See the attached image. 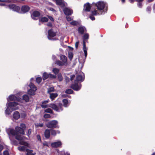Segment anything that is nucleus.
Wrapping results in <instances>:
<instances>
[{
	"label": "nucleus",
	"mask_w": 155,
	"mask_h": 155,
	"mask_svg": "<svg viewBox=\"0 0 155 155\" xmlns=\"http://www.w3.org/2000/svg\"><path fill=\"white\" fill-rule=\"evenodd\" d=\"M51 135L55 136L57 134H59L60 132L59 130H55L53 129H51Z\"/></svg>",
	"instance_id": "412c9836"
},
{
	"label": "nucleus",
	"mask_w": 155,
	"mask_h": 155,
	"mask_svg": "<svg viewBox=\"0 0 155 155\" xmlns=\"http://www.w3.org/2000/svg\"><path fill=\"white\" fill-rule=\"evenodd\" d=\"M58 78L59 81H61L63 80V78L61 74H58Z\"/></svg>",
	"instance_id": "e433bc0d"
},
{
	"label": "nucleus",
	"mask_w": 155,
	"mask_h": 155,
	"mask_svg": "<svg viewBox=\"0 0 155 155\" xmlns=\"http://www.w3.org/2000/svg\"><path fill=\"white\" fill-rule=\"evenodd\" d=\"M74 77V75H72V76L71 77V81L72 80Z\"/></svg>",
	"instance_id": "338daca9"
},
{
	"label": "nucleus",
	"mask_w": 155,
	"mask_h": 155,
	"mask_svg": "<svg viewBox=\"0 0 155 155\" xmlns=\"http://www.w3.org/2000/svg\"><path fill=\"white\" fill-rule=\"evenodd\" d=\"M44 117L45 118H50L51 117V116L48 114H45L44 115Z\"/></svg>",
	"instance_id": "de8ad7c7"
},
{
	"label": "nucleus",
	"mask_w": 155,
	"mask_h": 155,
	"mask_svg": "<svg viewBox=\"0 0 155 155\" xmlns=\"http://www.w3.org/2000/svg\"><path fill=\"white\" fill-rule=\"evenodd\" d=\"M18 150L20 151H23L25 150V147L24 146H20L18 147Z\"/></svg>",
	"instance_id": "f704fd0d"
},
{
	"label": "nucleus",
	"mask_w": 155,
	"mask_h": 155,
	"mask_svg": "<svg viewBox=\"0 0 155 155\" xmlns=\"http://www.w3.org/2000/svg\"><path fill=\"white\" fill-rule=\"evenodd\" d=\"M54 1L57 5H60L62 7H64L65 5V4L63 1V0H54Z\"/></svg>",
	"instance_id": "f8f14e48"
},
{
	"label": "nucleus",
	"mask_w": 155,
	"mask_h": 155,
	"mask_svg": "<svg viewBox=\"0 0 155 155\" xmlns=\"http://www.w3.org/2000/svg\"><path fill=\"white\" fill-rule=\"evenodd\" d=\"M43 144L44 146H48V143L47 142H45V143H43Z\"/></svg>",
	"instance_id": "052dcab7"
},
{
	"label": "nucleus",
	"mask_w": 155,
	"mask_h": 155,
	"mask_svg": "<svg viewBox=\"0 0 155 155\" xmlns=\"http://www.w3.org/2000/svg\"><path fill=\"white\" fill-rule=\"evenodd\" d=\"M57 77L55 75H54L51 73L48 74V78H51L54 79L56 78Z\"/></svg>",
	"instance_id": "c9c22d12"
},
{
	"label": "nucleus",
	"mask_w": 155,
	"mask_h": 155,
	"mask_svg": "<svg viewBox=\"0 0 155 155\" xmlns=\"http://www.w3.org/2000/svg\"><path fill=\"white\" fill-rule=\"evenodd\" d=\"M48 35L51 37H52L56 35V33L53 32L52 30H50L48 32Z\"/></svg>",
	"instance_id": "b1692460"
},
{
	"label": "nucleus",
	"mask_w": 155,
	"mask_h": 155,
	"mask_svg": "<svg viewBox=\"0 0 155 155\" xmlns=\"http://www.w3.org/2000/svg\"><path fill=\"white\" fill-rule=\"evenodd\" d=\"M42 78L43 80H45L48 78V74L46 72H44L42 75Z\"/></svg>",
	"instance_id": "bb28decb"
},
{
	"label": "nucleus",
	"mask_w": 155,
	"mask_h": 155,
	"mask_svg": "<svg viewBox=\"0 0 155 155\" xmlns=\"http://www.w3.org/2000/svg\"><path fill=\"white\" fill-rule=\"evenodd\" d=\"M79 44L78 42H77L75 43V47L76 48H77L78 47V45Z\"/></svg>",
	"instance_id": "e2e57ef3"
},
{
	"label": "nucleus",
	"mask_w": 155,
	"mask_h": 155,
	"mask_svg": "<svg viewBox=\"0 0 155 155\" xmlns=\"http://www.w3.org/2000/svg\"><path fill=\"white\" fill-rule=\"evenodd\" d=\"M59 108V111L58 112H60V111H62L63 110L62 108V105L61 104H58V107Z\"/></svg>",
	"instance_id": "4c0bfd02"
},
{
	"label": "nucleus",
	"mask_w": 155,
	"mask_h": 155,
	"mask_svg": "<svg viewBox=\"0 0 155 155\" xmlns=\"http://www.w3.org/2000/svg\"><path fill=\"white\" fill-rule=\"evenodd\" d=\"M31 129H29L28 130V135L29 136V135H30L31 134Z\"/></svg>",
	"instance_id": "864d4df0"
},
{
	"label": "nucleus",
	"mask_w": 155,
	"mask_h": 155,
	"mask_svg": "<svg viewBox=\"0 0 155 155\" xmlns=\"http://www.w3.org/2000/svg\"><path fill=\"white\" fill-rule=\"evenodd\" d=\"M78 31L79 33L82 34L86 31V29L84 27L81 26L78 28Z\"/></svg>",
	"instance_id": "a211bd4d"
},
{
	"label": "nucleus",
	"mask_w": 155,
	"mask_h": 155,
	"mask_svg": "<svg viewBox=\"0 0 155 155\" xmlns=\"http://www.w3.org/2000/svg\"><path fill=\"white\" fill-rule=\"evenodd\" d=\"M8 104L9 107L12 110H15L18 109V105L19 104L17 102H10L8 103Z\"/></svg>",
	"instance_id": "39448f33"
},
{
	"label": "nucleus",
	"mask_w": 155,
	"mask_h": 155,
	"mask_svg": "<svg viewBox=\"0 0 155 155\" xmlns=\"http://www.w3.org/2000/svg\"><path fill=\"white\" fill-rule=\"evenodd\" d=\"M56 63L59 66H67V65H66V64H64L63 62H62L60 61H57L56 62Z\"/></svg>",
	"instance_id": "a878e982"
},
{
	"label": "nucleus",
	"mask_w": 155,
	"mask_h": 155,
	"mask_svg": "<svg viewBox=\"0 0 155 155\" xmlns=\"http://www.w3.org/2000/svg\"><path fill=\"white\" fill-rule=\"evenodd\" d=\"M58 155H70V153L68 152H65L63 150L61 152H58Z\"/></svg>",
	"instance_id": "cd10ccee"
},
{
	"label": "nucleus",
	"mask_w": 155,
	"mask_h": 155,
	"mask_svg": "<svg viewBox=\"0 0 155 155\" xmlns=\"http://www.w3.org/2000/svg\"><path fill=\"white\" fill-rule=\"evenodd\" d=\"M72 92L73 91L71 89H68L66 91L65 93L68 94H71L72 93Z\"/></svg>",
	"instance_id": "a18cd8bd"
},
{
	"label": "nucleus",
	"mask_w": 155,
	"mask_h": 155,
	"mask_svg": "<svg viewBox=\"0 0 155 155\" xmlns=\"http://www.w3.org/2000/svg\"><path fill=\"white\" fill-rule=\"evenodd\" d=\"M27 151V155H35V153H33V150H26Z\"/></svg>",
	"instance_id": "c756f323"
},
{
	"label": "nucleus",
	"mask_w": 155,
	"mask_h": 155,
	"mask_svg": "<svg viewBox=\"0 0 155 155\" xmlns=\"http://www.w3.org/2000/svg\"><path fill=\"white\" fill-rule=\"evenodd\" d=\"M45 136L47 138H48L50 137L51 133V130L46 129L45 132Z\"/></svg>",
	"instance_id": "6ab92c4d"
},
{
	"label": "nucleus",
	"mask_w": 155,
	"mask_h": 155,
	"mask_svg": "<svg viewBox=\"0 0 155 155\" xmlns=\"http://www.w3.org/2000/svg\"><path fill=\"white\" fill-rule=\"evenodd\" d=\"M81 87V85L80 83H78L77 81H75L74 83L71 86V87L74 90L78 91L79 90Z\"/></svg>",
	"instance_id": "6e6552de"
},
{
	"label": "nucleus",
	"mask_w": 155,
	"mask_h": 155,
	"mask_svg": "<svg viewBox=\"0 0 155 155\" xmlns=\"http://www.w3.org/2000/svg\"><path fill=\"white\" fill-rule=\"evenodd\" d=\"M20 115V117L21 118H24L26 116V114L25 112L21 113Z\"/></svg>",
	"instance_id": "c03bdc74"
},
{
	"label": "nucleus",
	"mask_w": 155,
	"mask_h": 155,
	"mask_svg": "<svg viewBox=\"0 0 155 155\" xmlns=\"http://www.w3.org/2000/svg\"><path fill=\"white\" fill-rule=\"evenodd\" d=\"M20 117V115L19 112L18 111H15L13 114L12 120L13 121L14 120H18Z\"/></svg>",
	"instance_id": "9d476101"
},
{
	"label": "nucleus",
	"mask_w": 155,
	"mask_h": 155,
	"mask_svg": "<svg viewBox=\"0 0 155 155\" xmlns=\"http://www.w3.org/2000/svg\"><path fill=\"white\" fill-rule=\"evenodd\" d=\"M58 124L57 120H51L46 124V127L49 128H54L57 127Z\"/></svg>",
	"instance_id": "20e7f679"
},
{
	"label": "nucleus",
	"mask_w": 155,
	"mask_h": 155,
	"mask_svg": "<svg viewBox=\"0 0 155 155\" xmlns=\"http://www.w3.org/2000/svg\"><path fill=\"white\" fill-rule=\"evenodd\" d=\"M49 10L53 12H55V10L52 8H48Z\"/></svg>",
	"instance_id": "4d7b16f0"
},
{
	"label": "nucleus",
	"mask_w": 155,
	"mask_h": 155,
	"mask_svg": "<svg viewBox=\"0 0 155 155\" xmlns=\"http://www.w3.org/2000/svg\"><path fill=\"white\" fill-rule=\"evenodd\" d=\"M29 87L30 89L28 91V94L33 95L35 94V92L37 90V88L35 85L32 83H30L29 84Z\"/></svg>",
	"instance_id": "7ed1b4c3"
},
{
	"label": "nucleus",
	"mask_w": 155,
	"mask_h": 155,
	"mask_svg": "<svg viewBox=\"0 0 155 155\" xmlns=\"http://www.w3.org/2000/svg\"><path fill=\"white\" fill-rule=\"evenodd\" d=\"M83 50L84 53L85 57L86 58L87 55V48H86V45L85 44L84 41H83Z\"/></svg>",
	"instance_id": "4be33fe9"
},
{
	"label": "nucleus",
	"mask_w": 155,
	"mask_h": 155,
	"mask_svg": "<svg viewBox=\"0 0 155 155\" xmlns=\"http://www.w3.org/2000/svg\"><path fill=\"white\" fill-rule=\"evenodd\" d=\"M64 12L66 15H71L73 13L71 9L67 8H65L64 9Z\"/></svg>",
	"instance_id": "4468645a"
},
{
	"label": "nucleus",
	"mask_w": 155,
	"mask_h": 155,
	"mask_svg": "<svg viewBox=\"0 0 155 155\" xmlns=\"http://www.w3.org/2000/svg\"><path fill=\"white\" fill-rule=\"evenodd\" d=\"M73 57V54L72 52L68 53V58L70 60H71Z\"/></svg>",
	"instance_id": "79ce46f5"
},
{
	"label": "nucleus",
	"mask_w": 155,
	"mask_h": 155,
	"mask_svg": "<svg viewBox=\"0 0 155 155\" xmlns=\"http://www.w3.org/2000/svg\"><path fill=\"white\" fill-rule=\"evenodd\" d=\"M84 10L86 11L89 12L91 9V6L89 3L85 4L84 5Z\"/></svg>",
	"instance_id": "aec40b11"
},
{
	"label": "nucleus",
	"mask_w": 155,
	"mask_h": 155,
	"mask_svg": "<svg viewBox=\"0 0 155 155\" xmlns=\"http://www.w3.org/2000/svg\"><path fill=\"white\" fill-rule=\"evenodd\" d=\"M90 18L92 20H94L95 19V18L92 16H90Z\"/></svg>",
	"instance_id": "6e6d98bb"
},
{
	"label": "nucleus",
	"mask_w": 155,
	"mask_h": 155,
	"mask_svg": "<svg viewBox=\"0 0 155 155\" xmlns=\"http://www.w3.org/2000/svg\"><path fill=\"white\" fill-rule=\"evenodd\" d=\"M60 59L61 60L62 62L64 64H66V65H68V63L67 62V57L64 55H61L60 56Z\"/></svg>",
	"instance_id": "f3484780"
},
{
	"label": "nucleus",
	"mask_w": 155,
	"mask_h": 155,
	"mask_svg": "<svg viewBox=\"0 0 155 155\" xmlns=\"http://www.w3.org/2000/svg\"><path fill=\"white\" fill-rule=\"evenodd\" d=\"M48 26L51 27L52 26V24L50 22H49L47 24Z\"/></svg>",
	"instance_id": "0e129e2a"
},
{
	"label": "nucleus",
	"mask_w": 155,
	"mask_h": 155,
	"mask_svg": "<svg viewBox=\"0 0 155 155\" xmlns=\"http://www.w3.org/2000/svg\"><path fill=\"white\" fill-rule=\"evenodd\" d=\"M8 101H17L20 103L22 102V99L21 98L17 97L14 95H10L7 99Z\"/></svg>",
	"instance_id": "423d86ee"
},
{
	"label": "nucleus",
	"mask_w": 155,
	"mask_h": 155,
	"mask_svg": "<svg viewBox=\"0 0 155 155\" xmlns=\"http://www.w3.org/2000/svg\"><path fill=\"white\" fill-rule=\"evenodd\" d=\"M151 9L150 8V7H148L147 8V10L148 11H150Z\"/></svg>",
	"instance_id": "774afa93"
},
{
	"label": "nucleus",
	"mask_w": 155,
	"mask_h": 155,
	"mask_svg": "<svg viewBox=\"0 0 155 155\" xmlns=\"http://www.w3.org/2000/svg\"><path fill=\"white\" fill-rule=\"evenodd\" d=\"M50 98L52 100H53L55 98L58 96V94L57 93H50Z\"/></svg>",
	"instance_id": "c85d7f7f"
},
{
	"label": "nucleus",
	"mask_w": 155,
	"mask_h": 155,
	"mask_svg": "<svg viewBox=\"0 0 155 155\" xmlns=\"http://www.w3.org/2000/svg\"><path fill=\"white\" fill-rule=\"evenodd\" d=\"M71 24L73 25H76L78 24V22L76 21H72L71 22Z\"/></svg>",
	"instance_id": "49530a36"
},
{
	"label": "nucleus",
	"mask_w": 155,
	"mask_h": 155,
	"mask_svg": "<svg viewBox=\"0 0 155 155\" xmlns=\"http://www.w3.org/2000/svg\"><path fill=\"white\" fill-rule=\"evenodd\" d=\"M45 112L46 113L52 114L53 113V111L50 108H47L45 110Z\"/></svg>",
	"instance_id": "72a5a7b5"
},
{
	"label": "nucleus",
	"mask_w": 155,
	"mask_h": 155,
	"mask_svg": "<svg viewBox=\"0 0 155 155\" xmlns=\"http://www.w3.org/2000/svg\"><path fill=\"white\" fill-rule=\"evenodd\" d=\"M0 2H7V3H9L11 2V1L10 0H0Z\"/></svg>",
	"instance_id": "3c124183"
},
{
	"label": "nucleus",
	"mask_w": 155,
	"mask_h": 155,
	"mask_svg": "<svg viewBox=\"0 0 155 155\" xmlns=\"http://www.w3.org/2000/svg\"><path fill=\"white\" fill-rule=\"evenodd\" d=\"M59 71V69L57 68H54L52 70L53 72L56 75L58 73Z\"/></svg>",
	"instance_id": "473e14b6"
},
{
	"label": "nucleus",
	"mask_w": 155,
	"mask_h": 155,
	"mask_svg": "<svg viewBox=\"0 0 155 155\" xmlns=\"http://www.w3.org/2000/svg\"><path fill=\"white\" fill-rule=\"evenodd\" d=\"M48 20V18L45 17H44L41 18L40 20V21L42 22H47Z\"/></svg>",
	"instance_id": "2f4dec72"
},
{
	"label": "nucleus",
	"mask_w": 155,
	"mask_h": 155,
	"mask_svg": "<svg viewBox=\"0 0 155 155\" xmlns=\"http://www.w3.org/2000/svg\"><path fill=\"white\" fill-rule=\"evenodd\" d=\"M3 148V146L1 145H0V152L2 150Z\"/></svg>",
	"instance_id": "69168bd1"
},
{
	"label": "nucleus",
	"mask_w": 155,
	"mask_h": 155,
	"mask_svg": "<svg viewBox=\"0 0 155 155\" xmlns=\"http://www.w3.org/2000/svg\"><path fill=\"white\" fill-rule=\"evenodd\" d=\"M6 106H7V108L6 109L5 111V113L6 114L9 115L11 113V111L10 110L9 108H10L8 104V103L6 104Z\"/></svg>",
	"instance_id": "7c9ffc66"
},
{
	"label": "nucleus",
	"mask_w": 155,
	"mask_h": 155,
	"mask_svg": "<svg viewBox=\"0 0 155 155\" xmlns=\"http://www.w3.org/2000/svg\"><path fill=\"white\" fill-rule=\"evenodd\" d=\"M52 58V59L54 60L56 59V57L54 55H53Z\"/></svg>",
	"instance_id": "680f3d73"
},
{
	"label": "nucleus",
	"mask_w": 155,
	"mask_h": 155,
	"mask_svg": "<svg viewBox=\"0 0 155 155\" xmlns=\"http://www.w3.org/2000/svg\"><path fill=\"white\" fill-rule=\"evenodd\" d=\"M35 126L36 127H42L43 126V124L36 123L35 124Z\"/></svg>",
	"instance_id": "37998d69"
},
{
	"label": "nucleus",
	"mask_w": 155,
	"mask_h": 155,
	"mask_svg": "<svg viewBox=\"0 0 155 155\" xmlns=\"http://www.w3.org/2000/svg\"><path fill=\"white\" fill-rule=\"evenodd\" d=\"M41 106L42 108H46L49 107V105L46 104H45L42 103L41 105Z\"/></svg>",
	"instance_id": "a19ab883"
},
{
	"label": "nucleus",
	"mask_w": 155,
	"mask_h": 155,
	"mask_svg": "<svg viewBox=\"0 0 155 155\" xmlns=\"http://www.w3.org/2000/svg\"><path fill=\"white\" fill-rule=\"evenodd\" d=\"M49 107L52 108L56 111L58 112L59 111V108L58 107L54 104L52 103L49 104Z\"/></svg>",
	"instance_id": "dca6fc26"
},
{
	"label": "nucleus",
	"mask_w": 155,
	"mask_h": 155,
	"mask_svg": "<svg viewBox=\"0 0 155 155\" xmlns=\"http://www.w3.org/2000/svg\"><path fill=\"white\" fill-rule=\"evenodd\" d=\"M40 15V13L37 11H34L31 15V18L34 20L36 19V17H38Z\"/></svg>",
	"instance_id": "9b49d317"
},
{
	"label": "nucleus",
	"mask_w": 155,
	"mask_h": 155,
	"mask_svg": "<svg viewBox=\"0 0 155 155\" xmlns=\"http://www.w3.org/2000/svg\"><path fill=\"white\" fill-rule=\"evenodd\" d=\"M95 5L97 7V10H92V14L93 15L102 14L103 12V10L105 6V4L103 2H99L95 4Z\"/></svg>",
	"instance_id": "f03ea898"
},
{
	"label": "nucleus",
	"mask_w": 155,
	"mask_h": 155,
	"mask_svg": "<svg viewBox=\"0 0 155 155\" xmlns=\"http://www.w3.org/2000/svg\"><path fill=\"white\" fill-rule=\"evenodd\" d=\"M30 7L27 5H24L21 8V11L22 12L25 13L28 12L30 10Z\"/></svg>",
	"instance_id": "2eb2a0df"
},
{
	"label": "nucleus",
	"mask_w": 155,
	"mask_h": 155,
	"mask_svg": "<svg viewBox=\"0 0 155 155\" xmlns=\"http://www.w3.org/2000/svg\"><path fill=\"white\" fill-rule=\"evenodd\" d=\"M42 80V78L41 77H38L36 78V81L38 84L40 83Z\"/></svg>",
	"instance_id": "ea45409f"
},
{
	"label": "nucleus",
	"mask_w": 155,
	"mask_h": 155,
	"mask_svg": "<svg viewBox=\"0 0 155 155\" xmlns=\"http://www.w3.org/2000/svg\"><path fill=\"white\" fill-rule=\"evenodd\" d=\"M48 101L49 100H46L43 101L42 103L46 104L48 103Z\"/></svg>",
	"instance_id": "bf43d9fd"
},
{
	"label": "nucleus",
	"mask_w": 155,
	"mask_h": 155,
	"mask_svg": "<svg viewBox=\"0 0 155 155\" xmlns=\"http://www.w3.org/2000/svg\"><path fill=\"white\" fill-rule=\"evenodd\" d=\"M22 102H23V100L25 101L26 102H28L29 101V97L26 94L24 95L23 96Z\"/></svg>",
	"instance_id": "393cba45"
},
{
	"label": "nucleus",
	"mask_w": 155,
	"mask_h": 155,
	"mask_svg": "<svg viewBox=\"0 0 155 155\" xmlns=\"http://www.w3.org/2000/svg\"><path fill=\"white\" fill-rule=\"evenodd\" d=\"M83 39H88L89 38V35L87 33L85 34L83 36Z\"/></svg>",
	"instance_id": "09e8293b"
},
{
	"label": "nucleus",
	"mask_w": 155,
	"mask_h": 155,
	"mask_svg": "<svg viewBox=\"0 0 155 155\" xmlns=\"http://www.w3.org/2000/svg\"><path fill=\"white\" fill-rule=\"evenodd\" d=\"M36 137L38 140L40 141V142H41V137L39 135H37Z\"/></svg>",
	"instance_id": "8fccbe9b"
},
{
	"label": "nucleus",
	"mask_w": 155,
	"mask_h": 155,
	"mask_svg": "<svg viewBox=\"0 0 155 155\" xmlns=\"http://www.w3.org/2000/svg\"><path fill=\"white\" fill-rule=\"evenodd\" d=\"M4 155H9L8 151L7 150H5L3 152Z\"/></svg>",
	"instance_id": "603ef678"
},
{
	"label": "nucleus",
	"mask_w": 155,
	"mask_h": 155,
	"mask_svg": "<svg viewBox=\"0 0 155 155\" xmlns=\"http://www.w3.org/2000/svg\"><path fill=\"white\" fill-rule=\"evenodd\" d=\"M84 74L82 72H81L76 77V80L75 81H83L84 80Z\"/></svg>",
	"instance_id": "1a4fd4ad"
},
{
	"label": "nucleus",
	"mask_w": 155,
	"mask_h": 155,
	"mask_svg": "<svg viewBox=\"0 0 155 155\" xmlns=\"http://www.w3.org/2000/svg\"><path fill=\"white\" fill-rule=\"evenodd\" d=\"M63 103V106L65 107H67L69 104V103L68 102V100L64 99L62 101Z\"/></svg>",
	"instance_id": "5701e85b"
},
{
	"label": "nucleus",
	"mask_w": 155,
	"mask_h": 155,
	"mask_svg": "<svg viewBox=\"0 0 155 155\" xmlns=\"http://www.w3.org/2000/svg\"><path fill=\"white\" fill-rule=\"evenodd\" d=\"M54 87H50L48 89V93H49V94H50V93H51V92L53 91H54Z\"/></svg>",
	"instance_id": "58836bf2"
},
{
	"label": "nucleus",
	"mask_w": 155,
	"mask_h": 155,
	"mask_svg": "<svg viewBox=\"0 0 155 155\" xmlns=\"http://www.w3.org/2000/svg\"><path fill=\"white\" fill-rule=\"evenodd\" d=\"M8 7L9 9L12 11L19 12L20 8L19 7L17 6L15 4H12L8 5Z\"/></svg>",
	"instance_id": "0eeeda50"
},
{
	"label": "nucleus",
	"mask_w": 155,
	"mask_h": 155,
	"mask_svg": "<svg viewBox=\"0 0 155 155\" xmlns=\"http://www.w3.org/2000/svg\"><path fill=\"white\" fill-rule=\"evenodd\" d=\"M48 18L51 21H54V18L51 16H48Z\"/></svg>",
	"instance_id": "5fc2aeb1"
},
{
	"label": "nucleus",
	"mask_w": 155,
	"mask_h": 155,
	"mask_svg": "<svg viewBox=\"0 0 155 155\" xmlns=\"http://www.w3.org/2000/svg\"><path fill=\"white\" fill-rule=\"evenodd\" d=\"M61 141H59L52 143L51 144V146L52 147H57L61 146Z\"/></svg>",
	"instance_id": "ddd939ff"
},
{
	"label": "nucleus",
	"mask_w": 155,
	"mask_h": 155,
	"mask_svg": "<svg viewBox=\"0 0 155 155\" xmlns=\"http://www.w3.org/2000/svg\"><path fill=\"white\" fill-rule=\"evenodd\" d=\"M66 18H67V20L68 21H71V17H66Z\"/></svg>",
	"instance_id": "13d9d810"
},
{
	"label": "nucleus",
	"mask_w": 155,
	"mask_h": 155,
	"mask_svg": "<svg viewBox=\"0 0 155 155\" xmlns=\"http://www.w3.org/2000/svg\"><path fill=\"white\" fill-rule=\"evenodd\" d=\"M20 126V127H16L15 128V130L11 128L8 129L6 130V132L9 135V139L11 141L12 140L10 136V135H15V138L19 141V144L28 147L29 144L24 141L26 139V138L24 136H22L18 134V133L22 134H24V130L25 128V124H21Z\"/></svg>",
	"instance_id": "f257e3e1"
}]
</instances>
